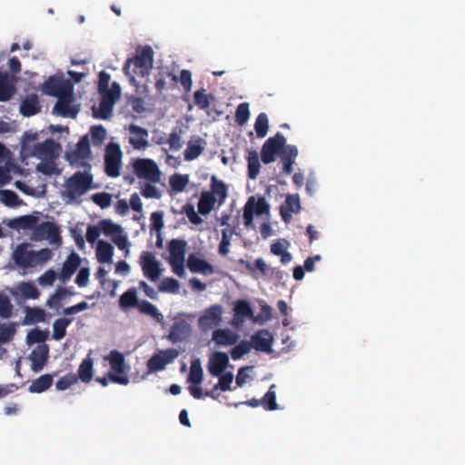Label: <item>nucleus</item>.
<instances>
[{
    "mask_svg": "<svg viewBox=\"0 0 465 465\" xmlns=\"http://www.w3.org/2000/svg\"><path fill=\"white\" fill-rule=\"evenodd\" d=\"M52 256L53 252L49 248L35 251L31 243L22 242L15 248L11 259L16 268L26 273L33 269L45 265L52 259Z\"/></svg>",
    "mask_w": 465,
    "mask_h": 465,
    "instance_id": "nucleus-1",
    "label": "nucleus"
},
{
    "mask_svg": "<svg viewBox=\"0 0 465 465\" xmlns=\"http://www.w3.org/2000/svg\"><path fill=\"white\" fill-rule=\"evenodd\" d=\"M153 64V51L150 45H145L136 51V54L128 58L124 65V72L131 82H135L134 75L144 77L148 75Z\"/></svg>",
    "mask_w": 465,
    "mask_h": 465,
    "instance_id": "nucleus-2",
    "label": "nucleus"
},
{
    "mask_svg": "<svg viewBox=\"0 0 465 465\" xmlns=\"http://www.w3.org/2000/svg\"><path fill=\"white\" fill-rule=\"evenodd\" d=\"M93 181L94 176L89 172H75L65 181L64 196L76 202L91 188Z\"/></svg>",
    "mask_w": 465,
    "mask_h": 465,
    "instance_id": "nucleus-3",
    "label": "nucleus"
},
{
    "mask_svg": "<svg viewBox=\"0 0 465 465\" xmlns=\"http://www.w3.org/2000/svg\"><path fill=\"white\" fill-rule=\"evenodd\" d=\"M111 371L108 373V379L117 384L127 385L129 377L126 371L124 356L118 351H112L108 356Z\"/></svg>",
    "mask_w": 465,
    "mask_h": 465,
    "instance_id": "nucleus-4",
    "label": "nucleus"
},
{
    "mask_svg": "<svg viewBox=\"0 0 465 465\" xmlns=\"http://www.w3.org/2000/svg\"><path fill=\"white\" fill-rule=\"evenodd\" d=\"M122 151L118 143H110L106 146L104 155V170L105 173L112 178L120 175V167L122 164Z\"/></svg>",
    "mask_w": 465,
    "mask_h": 465,
    "instance_id": "nucleus-5",
    "label": "nucleus"
},
{
    "mask_svg": "<svg viewBox=\"0 0 465 465\" xmlns=\"http://www.w3.org/2000/svg\"><path fill=\"white\" fill-rule=\"evenodd\" d=\"M286 143V139L282 134L277 133L274 136L268 138L261 150V160L264 164H269L275 161L276 156L281 153Z\"/></svg>",
    "mask_w": 465,
    "mask_h": 465,
    "instance_id": "nucleus-6",
    "label": "nucleus"
},
{
    "mask_svg": "<svg viewBox=\"0 0 465 465\" xmlns=\"http://www.w3.org/2000/svg\"><path fill=\"white\" fill-rule=\"evenodd\" d=\"M134 171L138 178L145 179L151 183H158L161 172L152 159H137L134 163Z\"/></svg>",
    "mask_w": 465,
    "mask_h": 465,
    "instance_id": "nucleus-7",
    "label": "nucleus"
},
{
    "mask_svg": "<svg viewBox=\"0 0 465 465\" xmlns=\"http://www.w3.org/2000/svg\"><path fill=\"white\" fill-rule=\"evenodd\" d=\"M270 212V205L265 198L259 197L255 202L254 196H251L243 208V223L246 227L252 224L253 215L257 216L268 214Z\"/></svg>",
    "mask_w": 465,
    "mask_h": 465,
    "instance_id": "nucleus-8",
    "label": "nucleus"
},
{
    "mask_svg": "<svg viewBox=\"0 0 465 465\" xmlns=\"http://www.w3.org/2000/svg\"><path fill=\"white\" fill-rule=\"evenodd\" d=\"M121 87L117 82H113L111 84V91L104 94H101L102 99L99 104L98 117L101 119H107L111 116L114 104L120 98Z\"/></svg>",
    "mask_w": 465,
    "mask_h": 465,
    "instance_id": "nucleus-9",
    "label": "nucleus"
},
{
    "mask_svg": "<svg viewBox=\"0 0 465 465\" xmlns=\"http://www.w3.org/2000/svg\"><path fill=\"white\" fill-rule=\"evenodd\" d=\"M90 141L87 135H84L76 144V149L68 155V161L71 164H76L80 167L91 168V165L85 162L91 157Z\"/></svg>",
    "mask_w": 465,
    "mask_h": 465,
    "instance_id": "nucleus-10",
    "label": "nucleus"
},
{
    "mask_svg": "<svg viewBox=\"0 0 465 465\" xmlns=\"http://www.w3.org/2000/svg\"><path fill=\"white\" fill-rule=\"evenodd\" d=\"M223 315V307L220 304H214L211 307L205 309L203 314L198 320L199 328L207 331L212 330L218 325H220L222 322Z\"/></svg>",
    "mask_w": 465,
    "mask_h": 465,
    "instance_id": "nucleus-11",
    "label": "nucleus"
},
{
    "mask_svg": "<svg viewBox=\"0 0 465 465\" xmlns=\"http://www.w3.org/2000/svg\"><path fill=\"white\" fill-rule=\"evenodd\" d=\"M33 231L35 240L47 239L52 243H56L61 241L59 228L54 223L42 222L40 224L36 223Z\"/></svg>",
    "mask_w": 465,
    "mask_h": 465,
    "instance_id": "nucleus-12",
    "label": "nucleus"
},
{
    "mask_svg": "<svg viewBox=\"0 0 465 465\" xmlns=\"http://www.w3.org/2000/svg\"><path fill=\"white\" fill-rule=\"evenodd\" d=\"M60 144L53 139H46L34 146L33 155L41 160H53L58 156Z\"/></svg>",
    "mask_w": 465,
    "mask_h": 465,
    "instance_id": "nucleus-13",
    "label": "nucleus"
},
{
    "mask_svg": "<svg viewBox=\"0 0 465 465\" xmlns=\"http://www.w3.org/2000/svg\"><path fill=\"white\" fill-rule=\"evenodd\" d=\"M141 266L144 276L152 282L159 279L162 272L160 263L152 252H146L141 256Z\"/></svg>",
    "mask_w": 465,
    "mask_h": 465,
    "instance_id": "nucleus-14",
    "label": "nucleus"
},
{
    "mask_svg": "<svg viewBox=\"0 0 465 465\" xmlns=\"http://www.w3.org/2000/svg\"><path fill=\"white\" fill-rule=\"evenodd\" d=\"M45 92L52 96L60 97L61 95L70 94L72 86L67 81L54 76L49 77L44 84Z\"/></svg>",
    "mask_w": 465,
    "mask_h": 465,
    "instance_id": "nucleus-15",
    "label": "nucleus"
},
{
    "mask_svg": "<svg viewBox=\"0 0 465 465\" xmlns=\"http://www.w3.org/2000/svg\"><path fill=\"white\" fill-rule=\"evenodd\" d=\"M273 338L272 333L265 329L256 331L251 337V348L252 347L256 351L270 352L272 351V345Z\"/></svg>",
    "mask_w": 465,
    "mask_h": 465,
    "instance_id": "nucleus-16",
    "label": "nucleus"
},
{
    "mask_svg": "<svg viewBox=\"0 0 465 465\" xmlns=\"http://www.w3.org/2000/svg\"><path fill=\"white\" fill-rule=\"evenodd\" d=\"M49 348L46 344L38 345L29 355L31 370L37 373L45 366L48 359Z\"/></svg>",
    "mask_w": 465,
    "mask_h": 465,
    "instance_id": "nucleus-17",
    "label": "nucleus"
},
{
    "mask_svg": "<svg viewBox=\"0 0 465 465\" xmlns=\"http://www.w3.org/2000/svg\"><path fill=\"white\" fill-rule=\"evenodd\" d=\"M129 132L131 134V136L129 137V143L135 150L145 149L149 146V134L145 128L136 124H130Z\"/></svg>",
    "mask_w": 465,
    "mask_h": 465,
    "instance_id": "nucleus-18",
    "label": "nucleus"
},
{
    "mask_svg": "<svg viewBox=\"0 0 465 465\" xmlns=\"http://www.w3.org/2000/svg\"><path fill=\"white\" fill-rule=\"evenodd\" d=\"M80 265V256L76 252H71L63 263L62 270L58 275L59 280L65 283L75 273Z\"/></svg>",
    "mask_w": 465,
    "mask_h": 465,
    "instance_id": "nucleus-19",
    "label": "nucleus"
},
{
    "mask_svg": "<svg viewBox=\"0 0 465 465\" xmlns=\"http://www.w3.org/2000/svg\"><path fill=\"white\" fill-rule=\"evenodd\" d=\"M229 365V357L225 352L215 351L210 357L208 362V371L213 376L218 377L223 373Z\"/></svg>",
    "mask_w": 465,
    "mask_h": 465,
    "instance_id": "nucleus-20",
    "label": "nucleus"
},
{
    "mask_svg": "<svg viewBox=\"0 0 465 465\" xmlns=\"http://www.w3.org/2000/svg\"><path fill=\"white\" fill-rule=\"evenodd\" d=\"M301 210V202L298 194H288L285 199V205L280 207V214L285 223L292 219V213H298Z\"/></svg>",
    "mask_w": 465,
    "mask_h": 465,
    "instance_id": "nucleus-21",
    "label": "nucleus"
},
{
    "mask_svg": "<svg viewBox=\"0 0 465 465\" xmlns=\"http://www.w3.org/2000/svg\"><path fill=\"white\" fill-rule=\"evenodd\" d=\"M191 333V326L190 324L184 321L181 320L175 322L172 326L168 335L169 340L173 343H176L182 341H184L189 337Z\"/></svg>",
    "mask_w": 465,
    "mask_h": 465,
    "instance_id": "nucleus-22",
    "label": "nucleus"
},
{
    "mask_svg": "<svg viewBox=\"0 0 465 465\" xmlns=\"http://www.w3.org/2000/svg\"><path fill=\"white\" fill-rule=\"evenodd\" d=\"M253 318V310L251 304L245 300H237L233 308V322L235 324H242L246 319Z\"/></svg>",
    "mask_w": 465,
    "mask_h": 465,
    "instance_id": "nucleus-23",
    "label": "nucleus"
},
{
    "mask_svg": "<svg viewBox=\"0 0 465 465\" xmlns=\"http://www.w3.org/2000/svg\"><path fill=\"white\" fill-rule=\"evenodd\" d=\"M13 295L24 300H36L40 296V292L34 282H21L15 286Z\"/></svg>",
    "mask_w": 465,
    "mask_h": 465,
    "instance_id": "nucleus-24",
    "label": "nucleus"
},
{
    "mask_svg": "<svg viewBox=\"0 0 465 465\" xmlns=\"http://www.w3.org/2000/svg\"><path fill=\"white\" fill-rule=\"evenodd\" d=\"M72 92L70 94H64L58 97V101L54 107V112L63 117L75 118L78 110L71 106Z\"/></svg>",
    "mask_w": 465,
    "mask_h": 465,
    "instance_id": "nucleus-25",
    "label": "nucleus"
},
{
    "mask_svg": "<svg viewBox=\"0 0 465 465\" xmlns=\"http://www.w3.org/2000/svg\"><path fill=\"white\" fill-rule=\"evenodd\" d=\"M205 144L206 142L201 137L192 138L183 152L184 160L190 162L197 159L203 153Z\"/></svg>",
    "mask_w": 465,
    "mask_h": 465,
    "instance_id": "nucleus-26",
    "label": "nucleus"
},
{
    "mask_svg": "<svg viewBox=\"0 0 465 465\" xmlns=\"http://www.w3.org/2000/svg\"><path fill=\"white\" fill-rule=\"evenodd\" d=\"M187 266L192 272H200L204 275H210L214 272L213 265L205 260L198 258L194 254H190L187 260Z\"/></svg>",
    "mask_w": 465,
    "mask_h": 465,
    "instance_id": "nucleus-27",
    "label": "nucleus"
},
{
    "mask_svg": "<svg viewBox=\"0 0 465 465\" xmlns=\"http://www.w3.org/2000/svg\"><path fill=\"white\" fill-rule=\"evenodd\" d=\"M213 341L217 346H230L237 342L238 335L230 329H217L213 332Z\"/></svg>",
    "mask_w": 465,
    "mask_h": 465,
    "instance_id": "nucleus-28",
    "label": "nucleus"
},
{
    "mask_svg": "<svg viewBox=\"0 0 465 465\" xmlns=\"http://www.w3.org/2000/svg\"><path fill=\"white\" fill-rule=\"evenodd\" d=\"M38 223V218L34 215H23L12 220H9L7 223V226L15 229V230H33L36 223Z\"/></svg>",
    "mask_w": 465,
    "mask_h": 465,
    "instance_id": "nucleus-29",
    "label": "nucleus"
},
{
    "mask_svg": "<svg viewBox=\"0 0 465 465\" xmlns=\"http://www.w3.org/2000/svg\"><path fill=\"white\" fill-rule=\"evenodd\" d=\"M41 111V105L39 104L38 96L36 94H31L26 96L23 100L20 106V113L24 116H33Z\"/></svg>",
    "mask_w": 465,
    "mask_h": 465,
    "instance_id": "nucleus-30",
    "label": "nucleus"
},
{
    "mask_svg": "<svg viewBox=\"0 0 465 465\" xmlns=\"http://www.w3.org/2000/svg\"><path fill=\"white\" fill-rule=\"evenodd\" d=\"M55 374H43L34 380L30 384L28 391L32 393H42L48 390L53 384V379Z\"/></svg>",
    "mask_w": 465,
    "mask_h": 465,
    "instance_id": "nucleus-31",
    "label": "nucleus"
},
{
    "mask_svg": "<svg viewBox=\"0 0 465 465\" xmlns=\"http://www.w3.org/2000/svg\"><path fill=\"white\" fill-rule=\"evenodd\" d=\"M186 242L181 239H173L168 243L170 252L169 260L185 259Z\"/></svg>",
    "mask_w": 465,
    "mask_h": 465,
    "instance_id": "nucleus-32",
    "label": "nucleus"
},
{
    "mask_svg": "<svg viewBox=\"0 0 465 465\" xmlns=\"http://www.w3.org/2000/svg\"><path fill=\"white\" fill-rule=\"evenodd\" d=\"M114 247L107 242L99 241L96 248V258L101 263L112 262Z\"/></svg>",
    "mask_w": 465,
    "mask_h": 465,
    "instance_id": "nucleus-33",
    "label": "nucleus"
},
{
    "mask_svg": "<svg viewBox=\"0 0 465 465\" xmlns=\"http://www.w3.org/2000/svg\"><path fill=\"white\" fill-rule=\"evenodd\" d=\"M216 198L210 192H203L198 202V212L202 215H207L213 209Z\"/></svg>",
    "mask_w": 465,
    "mask_h": 465,
    "instance_id": "nucleus-34",
    "label": "nucleus"
},
{
    "mask_svg": "<svg viewBox=\"0 0 465 465\" xmlns=\"http://www.w3.org/2000/svg\"><path fill=\"white\" fill-rule=\"evenodd\" d=\"M138 303L137 292L134 287L128 289L119 299V305L124 310L137 307Z\"/></svg>",
    "mask_w": 465,
    "mask_h": 465,
    "instance_id": "nucleus-35",
    "label": "nucleus"
},
{
    "mask_svg": "<svg viewBox=\"0 0 465 465\" xmlns=\"http://www.w3.org/2000/svg\"><path fill=\"white\" fill-rule=\"evenodd\" d=\"M72 322V319L59 318L53 323V339L55 341L62 340L66 335V328Z\"/></svg>",
    "mask_w": 465,
    "mask_h": 465,
    "instance_id": "nucleus-36",
    "label": "nucleus"
},
{
    "mask_svg": "<svg viewBox=\"0 0 465 465\" xmlns=\"http://www.w3.org/2000/svg\"><path fill=\"white\" fill-rule=\"evenodd\" d=\"M78 380H81L84 383L91 381L93 378V360L91 358L84 359L78 369Z\"/></svg>",
    "mask_w": 465,
    "mask_h": 465,
    "instance_id": "nucleus-37",
    "label": "nucleus"
},
{
    "mask_svg": "<svg viewBox=\"0 0 465 465\" xmlns=\"http://www.w3.org/2000/svg\"><path fill=\"white\" fill-rule=\"evenodd\" d=\"M275 388L276 386L274 384H272L268 391L261 399V405L266 411H275L278 409V404L276 402Z\"/></svg>",
    "mask_w": 465,
    "mask_h": 465,
    "instance_id": "nucleus-38",
    "label": "nucleus"
},
{
    "mask_svg": "<svg viewBox=\"0 0 465 465\" xmlns=\"http://www.w3.org/2000/svg\"><path fill=\"white\" fill-rule=\"evenodd\" d=\"M248 176L251 179H256L260 173V160L256 151H251L249 153L248 158Z\"/></svg>",
    "mask_w": 465,
    "mask_h": 465,
    "instance_id": "nucleus-39",
    "label": "nucleus"
},
{
    "mask_svg": "<svg viewBox=\"0 0 465 465\" xmlns=\"http://www.w3.org/2000/svg\"><path fill=\"white\" fill-rule=\"evenodd\" d=\"M211 193L219 197V203L223 204L227 197V187L223 182L219 181L215 176L212 177Z\"/></svg>",
    "mask_w": 465,
    "mask_h": 465,
    "instance_id": "nucleus-40",
    "label": "nucleus"
},
{
    "mask_svg": "<svg viewBox=\"0 0 465 465\" xmlns=\"http://www.w3.org/2000/svg\"><path fill=\"white\" fill-rule=\"evenodd\" d=\"M205 89L202 88L194 92L193 98L195 104L200 108L206 110L211 105V100H214L212 94H207Z\"/></svg>",
    "mask_w": 465,
    "mask_h": 465,
    "instance_id": "nucleus-41",
    "label": "nucleus"
},
{
    "mask_svg": "<svg viewBox=\"0 0 465 465\" xmlns=\"http://www.w3.org/2000/svg\"><path fill=\"white\" fill-rule=\"evenodd\" d=\"M269 129V120L265 113L258 114L255 123L254 130L258 138H263L266 136Z\"/></svg>",
    "mask_w": 465,
    "mask_h": 465,
    "instance_id": "nucleus-42",
    "label": "nucleus"
},
{
    "mask_svg": "<svg viewBox=\"0 0 465 465\" xmlns=\"http://www.w3.org/2000/svg\"><path fill=\"white\" fill-rule=\"evenodd\" d=\"M189 183V177L187 174L175 173L170 177L169 183L171 188L177 193L184 191L186 185Z\"/></svg>",
    "mask_w": 465,
    "mask_h": 465,
    "instance_id": "nucleus-43",
    "label": "nucleus"
},
{
    "mask_svg": "<svg viewBox=\"0 0 465 465\" xmlns=\"http://www.w3.org/2000/svg\"><path fill=\"white\" fill-rule=\"evenodd\" d=\"M239 263L243 265L245 269L252 274L254 273L255 270H259L263 275L266 274L268 271V266L262 258H258L255 260L254 263H251L248 261L243 259L239 260Z\"/></svg>",
    "mask_w": 465,
    "mask_h": 465,
    "instance_id": "nucleus-44",
    "label": "nucleus"
},
{
    "mask_svg": "<svg viewBox=\"0 0 465 465\" xmlns=\"http://www.w3.org/2000/svg\"><path fill=\"white\" fill-rule=\"evenodd\" d=\"M182 130L177 131L174 129L170 134L169 137L164 140H160L158 143H168L171 150L179 151L183 147L182 138H181Z\"/></svg>",
    "mask_w": 465,
    "mask_h": 465,
    "instance_id": "nucleus-45",
    "label": "nucleus"
},
{
    "mask_svg": "<svg viewBox=\"0 0 465 465\" xmlns=\"http://www.w3.org/2000/svg\"><path fill=\"white\" fill-rule=\"evenodd\" d=\"M248 103L240 104L235 112L234 119L238 125H244L250 118V109Z\"/></svg>",
    "mask_w": 465,
    "mask_h": 465,
    "instance_id": "nucleus-46",
    "label": "nucleus"
},
{
    "mask_svg": "<svg viewBox=\"0 0 465 465\" xmlns=\"http://www.w3.org/2000/svg\"><path fill=\"white\" fill-rule=\"evenodd\" d=\"M25 318L29 322H43L45 319V312L40 307H27L25 309Z\"/></svg>",
    "mask_w": 465,
    "mask_h": 465,
    "instance_id": "nucleus-47",
    "label": "nucleus"
},
{
    "mask_svg": "<svg viewBox=\"0 0 465 465\" xmlns=\"http://www.w3.org/2000/svg\"><path fill=\"white\" fill-rule=\"evenodd\" d=\"M15 334V324L14 322L0 324V344L10 341Z\"/></svg>",
    "mask_w": 465,
    "mask_h": 465,
    "instance_id": "nucleus-48",
    "label": "nucleus"
},
{
    "mask_svg": "<svg viewBox=\"0 0 465 465\" xmlns=\"http://www.w3.org/2000/svg\"><path fill=\"white\" fill-rule=\"evenodd\" d=\"M188 380L193 384H199L203 381V369L198 359L193 361L191 363V370Z\"/></svg>",
    "mask_w": 465,
    "mask_h": 465,
    "instance_id": "nucleus-49",
    "label": "nucleus"
},
{
    "mask_svg": "<svg viewBox=\"0 0 465 465\" xmlns=\"http://www.w3.org/2000/svg\"><path fill=\"white\" fill-rule=\"evenodd\" d=\"M166 365L164 357L161 353L153 355L147 361V368L152 372L163 371Z\"/></svg>",
    "mask_w": 465,
    "mask_h": 465,
    "instance_id": "nucleus-50",
    "label": "nucleus"
},
{
    "mask_svg": "<svg viewBox=\"0 0 465 465\" xmlns=\"http://www.w3.org/2000/svg\"><path fill=\"white\" fill-rule=\"evenodd\" d=\"M99 226L101 229V232H103L105 235H117L118 233L122 232V227L114 223H113L111 220H102L99 223Z\"/></svg>",
    "mask_w": 465,
    "mask_h": 465,
    "instance_id": "nucleus-51",
    "label": "nucleus"
},
{
    "mask_svg": "<svg viewBox=\"0 0 465 465\" xmlns=\"http://www.w3.org/2000/svg\"><path fill=\"white\" fill-rule=\"evenodd\" d=\"M251 350V344L247 341H242L231 351V357L233 361L240 360L243 355L247 354Z\"/></svg>",
    "mask_w": 465,
    "mask_h": 465,
    "instance_id": "nucleus-52",
    "label": "nucleus"
},
{
    "mask_svg": "<svg viewBox=\"0 0 465 465\" xmlns=\"http://www.w3.org/2000/svg\"><path fill=\"white\" fill-rule=\"evenodd\" d=\"M180 284L174 278H164L159 285L161 292L177 293L179 292Z\"/></svg>",
    "mask_w": 465,
    "mask_h": 465,
    "instance_id": "nucleus-53",
    "label": "nucleus"
},
{
    "mask_svg": "<svg viewBox=\"0 0 465 465\" xmlns=\"http://www.w3.org/2000/svg\"><path fill=\"white\" fill-rule=\"evenodd\" d=\"M78 378L74 373H67L66 375L61 377L55 383V387L58 391H65L70 386L77 383Z\"/></svg>",
    "mask_w": 465,
    "mask_h": 465,
    "instance_id": "nucleus-54",
    "label": "nucleus"
},
{
    "mask_svg": "<svg viewBox=\"0 0 465 465\" xmlns=\"http://www.w3.org/2000/svg\"><path fill=\"white\" fill-rule=\"evenodd\" d=\"M181 213L187 216L190 223L194 225H199L203 223V219L195 212L194 206L192 203H186L182 207Z\"/></svg>",
    "mask_w": 465,
    "mask_h": 465,
    "instance_id": "nucleus-55",
    "label": "nucleus"
},
{
    "mask_svg": "<svg viewBox=\"0 0 465 465\" xmlns=\"http://www.w3.org/2000/svg\"><path fill=\"white\" fill-rule=\"evenodd\" d=\"M232 232L224 229L222 231V240L219 243L218 252L222 256H226L230 252L231 238Z\"/></svg>",
    "mask_w": 465,
    "mask_h": 465,
    "instance_id": "nucleus-56",
    "label": "nucleus"
},
{
    "mask_svg": "<svg viewBox=\"0 0 465 465\" xmlns=\"http://www.w3.org/2000/svg\"><path fill=\"white\" fill-rule=\"evenodd\" d=\"M1 202L9 207L17 206L20 203L18 195L11 190L1 191Z\"/></svg>",
    "mask_w": 465,
    "mask_h": 465,
    "instance_id": "nucleus-57",
    "label": "nucleus"
},
{
    "mask_svg": "<svg viewBox=\"0 0 465 465\" xmlns=\"http://www.w3.org/2000/svg\"><path fill=\"white\" fill-rule=\"evenodd\" d=\"M137 308L143 314L149 315L153 318H158L161 316V313H159L157 308L148 301L143 300L139 302Z\"/></svg>",
    "mask_w": 465,
    "mask_h": 465,
    "instance_id": "nucleus-58",
    "label": "nucleus"
},
{
    "mask_svg": "<svg viewBox=\"0 0 465 465\" xmlns=\"http://www.w3.org/2000/svg\"><path fill=\"white\" fill-rule=\"evenodd\" d=\"M91 136L94 145H100L106 137V130L102 125H94L91 128Z\"/></svg>",
    "mask_w": 465,
    "mask_h": 465,
    "instance_id": "nucleus-59",
    "label": "nucleus"
},
{
    "mask_svg": "<svg viewBox=\"0 0 465 465\" xmlns=\"http://www.w3.org/2000/svg\"><path fill=\"white\" fill-rule=\"evenodd\" d=\"M47 339V332L39 329L30 331L26 336L28 344L44 342Z\"/></svg>",
    "mask_w": 465,
    "mask_h": 465,
    "instance_id": "nucleus-60",
    "label": "nucleus"
},
{
    "mask_svg": "<svg viewBox=\"0 0 465 465\" xmlns=\"http://www.w3.org/2000/svg\"><path fill=\"white\" fill-rule=\"evenodd\" d=\"M13 305L9 298L5 294H0V317L7 319L11 317Z\"/></svg>",
    "mask_w": 465,
    "mask_h": 465,
    "instance_id": "nucleus-61",
    "label": "nucleus"
},
{
    "mask_svg": "<svg viewBox=\"0 0 465 465\" xmlns=\"http://www.w3.org/2000/svg\"><path fill=\"white\" fill-rule=\"evenodd\" d=\"M92 201L102 209L111 205L112 195L108 193H97L92 195Z\"/></svg>",
    "mask_w": 465,
    "mask_h": 465,
    "instance_id": "nucleus-62",
    "label": "nucleus"
},
{
    "mask_svg": "<svg viewBox=\"0 0 465 465\" xmlns=\"http://www.w3.org/2000/svg\"><path fill=\"white\" fill-rule=\"evenodd\" d=\"M219 381L214 385V390L220 389L223 391H227L231 389V383L233 380V374L232 372L222 373L219 376Z\"/></svg>",
    "mask_w": 465,
    "mask_h": 465,
    "instance_id": "nucleus-63",
    "label": "nucleus"
},
{
    "mask_svg": "<svg viewBox=\"0 0 465 465\" xmlns=\"http://www.w3.org/2000/svg\"><path fill=\"white\" fill-rule=\"evenodd\" d=\"M56 272L54 270L49 269L40 277H38L37 282L43 287L52 286L56 279Z\"/></svg>",
    "mask_w": 465,
    "mask_h": 465,
    "instance_id": "nucleus-64",
    "label": "nucleus"
}]
</instances>
